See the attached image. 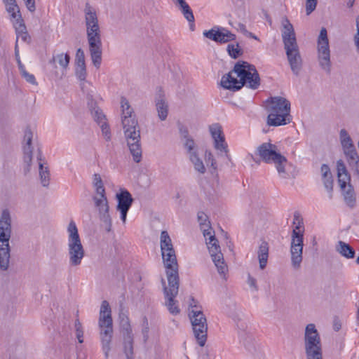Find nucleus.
Instances as JSON below:
<instances>
[{
  "instance_id": "nucleus-52",
  "label": "nucleus",
  "mask_w": 359,
  "mask_h": 359,
  "mask_svg": "<svg viewBox=\"0 0 359 359\" xmlns=\"http://www.w3.org/2000/svg\"><path fill=\"white\" fill-rule=\"evenodd\" d=\"M86 64L83 50L79 48L76 53L75 65Z\"/></svg>"
},
{
  "instance_id": "nucleus-62",
  "label": "nucleus",
  "mask_w": 359,
  "mask_h": 359,
  "mask_svg": "<svg viewBox=\"0 0 359 359\" xmlns=\"http://www.w3.org/2000/svg\"><path fill=\"white\" fill-rule=\"evenodd\" d=\"M255 359H266V357L262 352L259 351L255 356Z\"/></svg>"
},
{
  "instance_id": "nucleus-41",
  "label": "nucleus",
  "mask_w": 359,
  "mask_h": 359,
  "mask_svg": "<svg viewBox=\"0 0 359 359\" xmlns=\"http://www.w3.org/2000/svg\"><path fill=\"white\" fill-rule=\"evenodd\" d=\"M343 152L348 165H352L353 163L359 161V156L355 146L352 147V148L348 147L344 149Z\"/></svg>"
},
{
  "instance_id": "nucleus-10",
  "label": "nucleus",
  "mask_w": 359,
  "mask_h": 359,
  "mask_svg": "<svg viewBox=\"0 0 359 359\" xmlns=\"http://www.w3.org/2000/svg\"><path fill=\"white\" fill-rule=\"evenodd\" d=\"M86 34L92 62L98 69L102 62L101 32L98 22L86 26Z\"/></svg>"
},
{
  "instance_id": "nucleus-6",
  "label": "nucleus",
  "mask_w": 359,
  "mask_h": 359,
  "mask_svg": "<svg viewBox=\"0 0 359 359\" xmlns=\"http://www.w3.org/2000/svg\"><path fill=\"white\" fill-rule=\"evenodd\" d=\"M93 185L95 189V195L93 197L95 206L98 209L100 220L104 223L106 231H110L111 219L109 213V207L105 188L100 174L93 175Z\"/></svg>"
},
{
  "instance_id": "nucleus-16",
  "label": "nucleus",
  "mask_w": 359,
  "mask_h": 359,
  "mask_svg": "<svg viewBox=\"0 0 359 359\" xmlns=\"http://www.w3.org/2000/svg\"><path fill=\"white\" fill-rule=\"evenodd\" d=\"M88 107L90 111V114L95 120L102 129V135L107 141L110 140L111 133L109 125L105 121L106 117L102 110L97 106L96 102L92 99L88 98Z\"/></svg>"
},
{
  "instance_id": "nucleus-60",
  "label": "nucleus",
  "mask_w": 359,
  "mask_h": 359,
  "mask_svg": "<svg viewBox=\"0 0 359 359\" xmlns=\"http://www.w3.org/2000/svg\"><path fill=\"white\" fill-rule=\"evenodd\" d=\"M197 302L194 299V297H191V302L189 303V307L191 308L190 310L194 309V307H196Z\"/></svg>"
},
{
  "instance_id": "nucleus-33",
  "label": "nucleus",
  "mask_w": 359,
  "mask_h": 359,
  "mask_svg": "<svg viewBox=\"0 0 359 359\" xmlns=\"http://www.w3.org/2000/svg\"><path fill=\"white\" fill-rule=\"evenodd\" d=\"M4 2L6 4V11L10 14L11 20H13V22H17L21 14L15 0H4Z\"/></svg>"
},
{
  "instance_id": "nucleus-50",
  "label": "nucleus",
  "mask_w": 359,
  "mask_h": 359,
  "mask_svg": "<svg viewBox=\"0 0 359 359\" xmlns=\"http://www.w3.org/2000/svg\"><path fill=\"white\" fill-rule=\"evenodd\" d=\"M205 162L208 165L209 164H210V166L212 169L211 172L212 173L215 172L217 167L216 161L214 158V156H213L212 154L211 153V151H205Z\"/></svg>"
},
{
  "instance_id": "nucleus-29",
  "label": "nucleus",
  "mask_w": 359,
  "mask_h": 359,
  "mask_svg": "<svg viewBox=\"0 0 359 359\" xmlns=\"http://www.w3.org/2000/svg\"><path fill=\"white\" fill-rule=\"evenodd\" d=\"M259 268L264 269L267 264L269 257V244L267 242L262 241L259 246L257 251Z\"/></svg>"
},
{
  "instance_id": "nucleus-4",
  "label": "nucleus",
  "mask_w": 359,
  "mask_h": 359,
  "mask_svg": "<svg viewBox=\"0 0 359 359\" xmlns=\"http://www.w3.org/2000/svg\"><path fill=\"white\" fill-rule=\"evenodd\" d=\"M11 222L10 211L8 209L3 210L0 217V269L4 271L8 269L10 264Z\"/></svg>"
},
{
  "instance_id": "nucleus-47",
  "label": "nucleus",
  "mask_w": 359,
  "mask_h": 359,
  "mask_svg": "<svg viewBox=\"0 0 359 359\" xmlns=\"http://www.w3.org/2000/svg\"><path fill=\"white\" fill-rule=\"evenodd\" d=\"M75 74L81 81H85L87 76L86 64L75 65Z\"/></svg>"
},
{
  "instance_id": "nucleus-54",
  "label": "nucleus",
  "mask_w": 359,
  "mask_h": 359,
  "mask_svg": "<svg viewBox=\"0 0 359 359\" xmlns=\"http://www.w3.org/2000/svg\"><path fill=\"white\" fill-rule=\"evenodd\" d=\"M22 77L29 83L33 85H37V82L34 76L32 74H29L26 70L21 73Z\"/></svg>"
},
{
  "instance_id": "nucleus-46",
  "label": "nucleus",
  "mask_w": 359,
  "mask_h": 359,
  "mask_svg": "<svg viewBox=\"0 0 359 359\" xmlns=\"http://www.w3.org/2000/svg\"><path fill=\"white\" fill-rule=\"evenodd\" d=\"M229 55L233 59L238 58L243 54V50L240 48L239 44H229L226 48Z\"/></svg>"
},
{
  "instance_id": "nucleus-51",
  "label": "nucleus",
  "mask_w": 359,
  "mask_h": 359,
  "mask_svg": "<svg viewBox=\"0 0 359 359\" xmlns=\"http://www.w3.org/2000/svg\"><path fill=\"white\" fill-rule=\"evenodd\" d=\"M241 341L243 342V345L248 351H251L252 348H254V346L252 344V338L251 336L245 334L244 337H241Z\"/></svg>"
},
{
  "instance_id": "nucleus-8",
  "label": "nucleus",
  "mask_w": 359,
  "mask_h": 359,
  "mask_svg": "<svg viewBox=\"0 0 359 359\" xmlns=\"http://www.w3.org/2000/svg\"><path fill=\"white\" fill-rule=\"evenodd\" d=\"M255 154L266 163H273L279 174L285 173L287 158L278 151L277 146L271 142H264L260 144Z\"/></svg>"
},
{
  "instance_id": "nucleus-44",
  "label": "nucleus",
  "mask_w": 359,
  "mask_h": 359,
  "mask_svg": "<svg viewBox=\"0 0 359 359\" xmlns=\"http://www.w3.org/2000/svg\"><path fill=\"white\" fill-rule=\"evenodd\" d=\"M179 9L189 22H194L193 11L187 3L184 4L183 6H180Z\"/></svg>"
},
{
  "instance_id": "nucleus-11",
  "label": "nucleus",
  "mask_w": 359,
  "mask_h": 359,
  "mask_svg": "<svg viewBox=\"0 0 359 359\" xmlns=\"http://www.w3.org/2000/svg\"><path fill=\"white\" fill-rule=\"evenodd\" d=\"M125 121L123 126L124 135L126 139L127 145L133 160L140 163L142 160V148L140 144V129L138 123L137 124H129Z\"/></svg>"
},
{
  "instance_id": "nucleus-37",
  "label": "nucleus",
  "mask_w": 359,
  "mask_h": 359,
  "mask_svg": "<svg viewBox=\"0 0 359 359\" xmlns=\"http://www.w3.org/2000/svg\"><path fill=\"white\" fill-rule=\"evenodd\" d=\"M69 60L70 57L67 53H60L53 55L52 59L49 61V63L55 64V62H57L62 69H66L68 67Z\"/></svg>"
},
{
  "instance_id": "nucleus-61",
  "label": "nucleus",
  "mask_w": 359,
  "mask_h": 359,
  "mask_svg": "<svg viewBox=\"0 0 359 359\" xmlns=\"http://www.w3.org/2000/svg\"><path fill=\"white\" fill-rule=\"evenodd\" d=\"M17 61H18V67H19V69L20 71V73L23 72L24 71H25V67H24V65L22 64L20 58H18L17 59Z\"/></svg>"
},
{
  "instance_id": "nucleus-38",
  "label": "nucleus",
  "mask_w": 359,
  "mask_h": 359,
  "mask_svg": "<svg viewBox=\"0 0 359 359\" xmlns=\"http://www.w3.org/2000/svg\"><path fill=\"white\" fill-rule=\"evenodd\" d=\"M124 336V353L127 359H133V334H125Z\"/></svg>"
},
{
  "instance_id": "nucleus-12",
  "label": "nucleus",
  "mask_w": 359,
  "mask_h": 359,
  "mask_svg": "<svg viewBox=\"0 0 359 359\" xmlns=\"http://www.w3.org/2000/svg\"><path fill=\"white\" fill-rule=\"evenodd\" d=\"M189 316L197 343L200 346L203 347L205 346L207 340V319L201 310H189Z\"/></svg>"
},
{
  "instance_id": "nucleus-55",
  "label": "nucleus",
  "mask_w": 359,
  "mask_h": 359,
  "mask_svg": "<svg viewBox=\"0 0 359 359\" xmlns=\"http://www.w3.org/2000/svg\"><path fill=\"white\" fill-rule=\"evenodd\" d=\"M247 283L253 291L257 292L259 290L257 285V280L251 276L250 274L248 275Z\"/></svg>"
},
{
  "instance_id": "nucleus-43",
  "label": "nucleus",
  "mask_w": 359,
  "mask_h": 359,
  "mask_svg": "<svg viewBox=\"0 0 359 359\" xmlns=\"http://www.w3.org/2000/svg\"><path fill=\"white\" fill-rule=\"evenodd\" d=\"M189 159L194 166V169L204 174L205 172V168L202 160L198 157V154H192L189 156Z\"/></svg>"
},
{
  "instance_id": "nucleus-20",
  "label": "nucleus",
  "mask_w": 359,
  "mask_h": 359,
  "mask_svg": "<svg viewBox=\"0 0 359 359\" xmlns=\"http://www.w3.org/2000/svg\"><path fill=\"white\" fill-rule=\"evenodd\" d=\"M33 138V133L29 128H27L25 131L23 142L25 145L23 147L24 151V162L26 167L24 168L25 174L30 171L31 163L32 160V142Z\"/></svg>"
},
{
  "instance_id": "nucleus-26",
  "label": "nucleus",
  "mask_w": 359,
  "mask_h": 359,
  "mask_svg": "<svg viewBox=\"0 0 359 359\" xmlns=\"http://www.w3.org/2000/svg\"><path fill=\"white\" fill-rule=\"evenodd\" d=\"M36 160L39 163V176L43 187H48L50 182V172L48 168L44 165L43 155L41 149H37Z\"/></svg>"
},
{
  "instance_id": "nucleus-24",
  "label": "nucleus",
  "mask_w": 359,
  "mask_h": 359,
  "mask_svg": "<svg viewBox=\"0 0 359 359\" xmlns=\"http://www.w3.org/2000/svg\"><path fill=\"white\" fill-rule=\"evenodd\" d=\"M155 104L158 118L161 121H165L168 114V104L165 100V94L161 88H159L156 95Z\"/></svg>"
},
{
  "instance_id": "nucleus-3",
  "label": "nucleus",
  "mask_w": 359,
  "mask_h": 359,
  "mask_svg": "<svg viewBox=\"0 0 359 359\" xmlns=\"http://www.w3.org/2000/svg\"><path fill=\"white\" fill-rule=\"evenodd\" d=\"M269 105L266 110L269 113L267 124L270 126H285L291 122L290 102L282 97H271L267 100Z\"/></svg>"
},
{
  "instance_id": "nucleus-45",
  "label": "nucleus",
  "mask_w": 359,
  "mask_h": 359,
  "mask_svg": "<svg viewBox=\"0 0 359 359\" xmlns=\"http://www.w3.org/2000/svg\"><path fill=\"white\" fill-rule=\"evenodd\" d=\"M304 234L302 232L292 230L291 245L294 247L304 246Z\"/></svg>"
},
{
  "instance_id": "nucleus-63",
  "label": "nucleus",
  "mask_w": 359,
  "mask_h": 359,
  "mask_svg": "<svg viewBox=\"0 0 359 359\" xmlns=\"http://www.w3.org/2000/svg\"><path fill=\"white\" fill-rule=\"evenodd\" d=\"M354 42H355V45L357 48V50L359 53V36L358 34H355V37H354Z\"/></svg>"
},
{
  "instance_id": "nucleus-13",
  "label": "nucleus",
  "mask_w": 359,
  "mask_h": 359,
  "mask_svg": "<svg viewBox=\"0 0 359 359\" xmlns=\"http://www.w3.org/2000/svg\"><path fill=\"white\" fill-rule=\"evenodd\" d=\"M318 60L320 67L327 74L331 71L330 50L327 32L322 27L317 41Z\"/></svg>"
},
{
  "instance_id": "nucleus-22",
  "label": "nucleus",
  "mask_w": 359,
  "mask_h": 359,
  "mask_svg": "<svg viewBox=\"0 0 359 359\" xmlns=\"http://www.w3.org/2000/svg\"><path fill=\"white\" fill-rule=\"evenodd\" d=\"M282 39L284 43V48L294 46H296L297 43L294 27L286 17L283 18L282 20Z\"/></svg>"
},
{
  "instance_id": "nucleus-17",
  "label": "nucleus",
  "mask_w": 359,
  "mask_h": 359,
  "mask_svg": "<svg viewBox=\"0 0 359 359\" xmlns=\"http://www.w3.org/2000/svg\"><path fill=\"white\" fill-rule=\"evenodd\" d=\"M204 36L217 43H225L236 39V35L222 27H214L203 32Z\"/></svg>"
},
{
  "instance_id": "nucleus-40",
  "label": "nucleus",
  "mask_w": 359,
  "mask_h": 359,
  "mask_svg": "<svg viewBox=\"0 0 359 359\" xmlns=\"http://www.w3.org/2000/svg\"><path fill=\"white\" fill-rule=\"evenodd\" d=\"M339 141L342 149L346 148H352L354 146L353 140L346 129H341L339 131Z\"/></svg>"
},
{
  "instance_id": "nucleus-48",
  "label": "nucleus",
  "mask_w": 359,
  "mask_h": 359,
  "mask_svg": "<svg viewBox=\"0 0 359 359\" xmlns=\"http://www.w3.org/2000/svg\"><path fill=\"white\" fill-rule=\"evenodd\" d=\"M184 140V147L187 149L189 155L190 156L192 154H196V147L194 140L191 137H187Z\"/></svg>"
},
{
  "instance_id": "nucleus-57",
  "label": "nucleus",
  "mask_w": 359,
  "mask_h": 359,
  "mask_svg": "<svg viewBox=\"0 0 359 359\" xmlns=\"http://www.w3.org/2000/svg\"><path fill=\"white\" fill-rule=\"evenodd\" d=\"M180 133L181 135V137L183 138V140H185L187 137H190L189 136V131H188L187 128L184 126H180Z\"/></svg>"
},
{
  "instance_id": "nucleus-58",
  "label": "nucleus",
  "mask_w": 359,
  "mask_h": 359,
  "mask_svg": "<svg viewBox=\"0 0 359 359\" xmlns=\"http://www.w3.org/2000/svg\"><path fill=\"white\" fill-rule=\"evenodd\" d=\"M144 323L146 324V325L142 329V333L144 334V339L147 340V337H148L147 334L149 332V327H148L147 319L146 318H144Z\"/></svg>"
},
{
  "instance_id": "nucleus-14",
  "label": "nucleus",
  "mask_w": 359,
  "mask_h": 359,
  "mask_svg": "<svg viewBox=\"0 0 359 359\" xmlns=\"http://www.w3.org/2000/svg\"><path fill=\"white\" fill-rule=\"evenodd\" d=\"M161 283L163 286L165 306L171 314H179L180 313V309L177 304V302L175 300V297L177 295L179 292L180 280H171L170 282H168V287L165 286V282L164 279L161 280Z\"/></svg>"
},
{
  "instance_id": "nucleus-30",
  "label": "nucleus",
  "mask_w": 359,
  "mask_h": 359,
  "mask_svg": "<svg viewBox=\"0 0 359 359\" xmlns=\"http://www.w3.org/2000/svg\"><path fill=\"white\" fill-rule=\"evenodd\" d=\"M320 170L325 188L327 191L332 192L333 189V179L329 166L327 164H323Z\"/></svg>"
},
{
  "instance_id": "nucleus-21",
  "label": "nucleus",
  "mask_w": 359,
  "mask_h": 359,
  "mask_svg": "<svg viewBox=\"0 0 359 359\" xmlns=\"http://www.w3.org/2000/svg\"><path fill=\"white\" fill-rule=\"evenodd\" d=\"M284 48L285 49L287 60L292 72L295 75H298L302 69V65L298 45H296V46H289Z\"/></svg>"
},
{
  "instance_id": "nucleus-39",
  "label": "nucleus",
  "mask_w": 359,
  "mask_h": 359,
  "mask_svg": "<svg viewBox=\"0 0 359 359\" xmlns=\"http://www.w3.org/2000/svg\"><path fill=\"white\" fill-rule=\"evenodd\" d=\"M306 359H323L322 346L305 348Z\"/></svg>"
},
{
  "instance_id": "nucleus-64",
  "label": "nucleus",
  "mask_w": 359,
  "mask_h": 359,
  "mask_svg": "<svg viewBox=\"0 0 359 359\" xmlns=\"http://www.w3.org/2000/svg\"><path fill=\"white\" fill-rule=\"evenodd\" d=\"M173 1L175 4V5L178 6V7L183 6L184 4L187 3L185 0H173Z\"/></svg>"
},
{
  "instance_id": "nucleus-35",
  "label": "nucleus",
  "mask_w": 359,
  "mask_h": 359,
  "mask_svg": "<svg viewBox=\"0 0 359 359\" xmlns=\"http://www.w3.org/2000/svg\"><path fill=\"white\" fill-rule=\"evenodd\" d=\"M161 251H170L174 250L171 238L166 231H162L160 236Z\"/></svg>"
},
{
  "instance_id": "nucleus-49",
  "label": "nucleus",
  "mask_w": 359,
  "mask_h": 359,
  "mask_svg": "<svg viewBox=\"0 0 359 359\" xmlns=\"http://www.w3.org/2000/svg\"><path fill=\"white\" fill-rule=\"evenodd\" d=\"M293 223L296 224L294 229L293 230L300 231L304 234V227L303 224V219L300 217L299 214L298 212H294V222Z\"/></svg>"
},
{
  "instance_id": "nucleus-7",
  "label": "nucleus",
  "mask_w": 359,
  "mask_h": 359,
  "mask_svg": "<svg viewBox=\"0 0 359 359\" xmlns=\"http://www.w3.org/2000/svg\"><path fill=\"white\" fill-rule=\"evenodd\" d=\"M67 251L70 266H79L85 256V250L76 223L71 220L67 226Z\"/></svg>"
},
{
  "instance_id": "nucleus-28",
  "label": "nucleus",
  "mask_w": 359,
  "mask_h": 359,
  "mask_svg": "<svg viewBox=\"0 0 359 359\" xmlns=\"http://www.w3.org/2000/svg\"><path fill=\"white\" fill-rule=\"evenodd\" d=\"M13 25L17 34L16 43H18V41L20 39L24 42L29 43L30 41V36L27 32V28L25 23L23 22L22 16L19 15L17 22H14Z\"/></svg>"
},
{
  "instance_id": "nucleus-36",
  "label": "nucleus",
  "mask_w": 359,
  "mask_h": 359,
  "mask_svg": "<svg viewBox=\"0 0 359 359\" xmlns=\"http://www.w3.org/2000/svg\"><path fill=\"white\" fill-rule=\"evenodd\" d=\"M86 26L98 22L97 16L95 9L86 3L84 8Z\"/></svg>"
},
{
  "instance_id": "nucleus-56",
  "label": "nucleus",
  "mask_w": 359,
  "mask_h": 359,
  "mask_svg": "<svg viewBox=\"0 0 359 359\" xmlns=\"http://www.w3.org/2000/svg\"><path fill=\"white\" fill-rule=\"evenodd\" d=\"M25 4L27 9L30 12H34L36 10L35 1L34 0H24Z\"/></svg>"
},
{
  "instance_id": "nucleus-15",
  "label": "nucleus",
  "mask_w": 359,
  "mask_h": 359,
  "mask_svg": "<svg viewBox=\"0 0 359 359\" xmlns=\"http://www.w3.org/2000/svg\"><path fill=\"white\" fill-rule=\"evenodd\" d=\"M161 255L168 282L180 280L178 264L175 250L161 252Z\"/></svg>"
},
{
  "instance_id": "nucleus-5",
  "label": "nucleus",
  "mask_w": 359,
  "mask_h": 359,
  "mask_svg": "<svg viewBox=\"0 0 359 359\" xmlns=\"http://www.w3.org/2000/svg\"><path fill=\"white\" fill-rule=\"evenodd\" d=\"M98 325L100 330V335L102 351L105 358L107 359L111 350L110 344L113 334V320L111 307L109 302L106 300L102 301L101 304Z\"/></svg>"
},
{
  "instance_id": "nucleus-23",
  "label": "nucleus",
  "mask_w": 359,
  "mask_h": 359,
  "mask_svg": "<svg viewBox=\"0 0 359 359\" xmlns=\"http://www.w3.org/2000/svg\"><path fill=\"white\" fill-rule=\"evenodd\" d=\"M318 346H322L320 335L315 325L310 323L305 328L304 348Z\"/></svg>"
},
{
  "instance_id": "nucleus-32",
  "label": "nucleus",
  "mask_w": 359,
  "mask_h": 359,
  "mask_svg": "<svg viewBox=\"0 0 359 359\" xmlns=\"http://www.w3.org/2000/svg\"><path fill=\"white\" fill-rule=\"evenodd\" d=\"M303 247L304 246L294 247L292 245H290L292 266L296 269H299L302 262Z\"/></svg>"
},
{
  "instance_id": "nucleus-25",
  "label": "nucleus",
  "mask_w": 359,
  "mask_h": 359,
  "mask_svg": "<svg viewBox=\"0 0 359 359\" xmlns=\"http://www.w3.org/2000/svg\"><path fill=\"white\" fill-rule=\"evenodd\" d=\"M121 107L122 109L121 123L124 126L125 121H128L129 124H137L138 123L133 108L130 107L128 100L122 97L121 100Z\"/></svg>"
},
{
  "instance_id": "nucleus-34",
  "label": "nucleus",
  "mask_w": 359,
  "mask_h": 359,
  "mask_svg": "<svg viewBox=\"0 0 359 359\" xmlns=\"http://www.w3.org/2000/svg\"><path fill=\"white\" fill-rule=\"evenodd\" d=\"M348 184L345 189H341L344 191V197L346 203L351 208H353L355 203V194L353 186L348 182Z\"/></svg>"
},
{
  "instance_id": "nucleus-19",
  "label": "nucleus",
  "mask_w": 359,
  "mask_h": 359,
  "mask_svg": "<svg viewBox=\"0 0 359 359\" xmlns=\"http://www.w3.org/2000/svg\"><path fill=\"white\" fill-rule=\"evenodd\" d=\"M211 136L214 140V146L217 150L223 151L228 156V145L225 142L222 128L219 123H215L209 127Z\"/></svg>"
},
{
  "instance_id": "nucleus-1",
  "label": "nucleus",
  "mask_w": 359,
  "mask_h": 359,
  "mask_svg": "<svg viewBox=\"0 0 359 359\" xmlns=\"http://www.w3.org/2000/svg\"><path fill=\"white\" fill-rule=\"evenodd\" d=\"M246 84L252 89H257L260 85V78L255 67L245 61L237 62L233 69L221 80L224 88L233 91L240 90Z\"/></svg>"
},
{
  "instance_id": "nucleus-2",
  "label": "nucleus",
  "mask_w": 359,
  "mask_h": 359,
  "mask_svg": "<svg viewBox=\"0 0 359 359\" xmlns=\"http://www.w3.org/2000/svg\"><path fill=\"white\" fill-rule=\"evenodd\" d=\"M197 218L201 229L203 231V236L205 238L206 244L212 262L217 267L218 273L220 275L225 276L228 270L227 266L224 262L223 254L221 252L218 241L215 238L214 231L210 226L208 217L203 212H198Z\"/></svg>"
},
{
  "instance_id": "nucleus-42",
  "label": "nucleus",
  "mask_w": 359,
  "mask_h": 359,
  "mask_svg": "<svg viewBox=\"0 0 359 359\" xmlns=\"http://www.w3.org/2000/svg\"><path fill=\"white\" fill-rule=\"evenodd\" d=\"M120 326L123 330V335L132 334V328L130 323V320L124 313H119Z\"/></svg>"
},
{
  "instance_id": "nucleus-31",
  "label": "nucleus",
  "mask_w": 359,
  "mask_h": 359,
  "mask_svg": "<svg viewBox=\"0 0 359 359\" xmlns=\"http://www.w3.org/2000/svg\"><path fill=\"white\" fill-rule=\"evenodd\" d=\"M336 250L342 257L346 259H353L355 257V250L348 243L339 241L336 245Z\"/></svg>"
},
{
  "instance_id": "nucleus-27",
  "label": "nucleus",
  "mask_w": 359,
  "mask_h": 359,
  "mask_svg": "<svg viewBox=\"0 0 359 359\" xmlns=\"http://www.w3.org/2000/svg\"><path fill=\"white\" fill-rule=\"evenodd\" d=\"M337 170L339 186L341 189H345L347 182H350L351 181V177L344 162L341 159L337 161Z\"/></svg>"
},
{
  "instance_id": "nucleus-53",
  "label": "nucleus",
  "mask_w": 359,
  "mask_h": 359,
  "mask_svg": "<svg viewBox=\"0 0 359 359\" xmlns=\"http://www.w3.org/2000/svg\"><path fill=\"white\" fill-rule=\"evenodd\" d=\"M317 0H306V15H310L316 8Z\"/></svg>"
},
{
  "instance_id": "nucleus-18",
  "label": "nucleus",
  "mask_w": 359,
  "mask_h": 359,
  "mask_svg": "<svg viewBox=\"0 0 359 359\" xmlns=\"http://www.w3.org/2000/svg\"><path fill=\"white\" fill-rule=\"evenodd\" d=\"M116 197L118 201L116 209L121 213V219L125 223L128 212L134 200L130 193L126 189H121L119 193L116 194Z\"/></svg>"
},
{
  "instance_id": "nucleus-9",
  "label": "nucleus",
  "mask_w": 359,
  "mask_h": 359,
  "mask_svg": "<svg viewBox=\"0 0 359 359\" xmlns=\"http://www.w3.org/2000/svg\"><path fill=\"white\" fill-rule=\"evenodd\" d=\"M86 34L92 62L98 69L102 62L101 32L98 22L86 26Z\"/></svg>"
},
{
  "instance_id": "nucleus-59",
  "label": "nucleus",
  "mask_w": 359,
  "mask_h": 359,
  "mask_svg": "<svg viewBox=\"0 0 359 359\" xmlns=\"http://www.w3.org/2000/svg\"><path fill=\"white\" fill-rule=\"evenodd\" d=\"M76 337L80 344L83 343V330H78L76 331Z\"/></svg>"
}]
</instances>
